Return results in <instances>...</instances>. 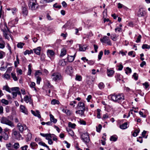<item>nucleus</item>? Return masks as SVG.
<instances>
[{
  "label": "nucleus",
  "instance_id": "nucleus-1",
  "mask_svg": "<svg viewBox=\"0 0 150 150\" xmlns=\"http://www.w3.org/2000/svg\"><path fill=\"white\" fill-rule=\"evenodd\" d=\"M108 97L111 100L116 103H120L125 99L123 93L112 94Z\"/></svg>",
  "mask_w": 150,
  "mask_h": 150
},
{
  "label": "nucleus",
  "instance_id": "nucleus-2",
  "mask_svg": "<svg viewBox=\"0 0 150 150\" xmlns=\"http://www.w3.org/2000/svg\"><path fill=\"white\" fill-rule=\"evenodd\" d=\"M2 123L7 125L11 127H13L15 125L13 122L6 117H2L1 120Z\"/></svg>",
  "mask_w": 150,
  "mask_h": 150
},
{
  "label": "nucleus",
  "instance_id": "nucleus-3",
  "mask_svg": "<svg viewBox=\"0 0 150 150\" xmlns=\"http://www.w3.org/2000/svg\"><path fill=\"white\" fill-rule=\"evenodd\" d=\"M12 135L15 139L18 140H19L23 139L20 132L14 129L12 130Z\"/></svg>",
  "mask_w": 150,
  "mask_h": 150
},
{
  "label": "nucleus",
  "instance_id": "nucleus-4",
  "mask_svg": "<svg viewBox=\"0 0 150 150\" xmlns=\"http://www.w3.org/2000/svg\"><path fill=\"white\" fill-rule=\"evenodd\" d=\"M52 80L58 82L62 79V76L58 72L53 73L51 75Z\"/></svg>",
  "mask_w": 150,
  "mask_h": 150
},
{
  "label": "nucleus",
  "instance_id": "nucleus-5",
  "mask_svg": "<svg viewBox=\"0 0 150 150\" xmlns=\"http://www.w3.org/2000/svg\"><path fill=\"white\" fill-rule=\"evenodd\" d=\"M81 139L86 144L90 141V139L87 132L82 133L81 134Z\"/></svg>",
  "mask_w": 150,
  "mask_h": 150
},
{
  "label": "nucleus",
  "instance_id": "nucleus-6",
  "mask_svg": "<svg viewBox=\"0 0 150 150\" xmlns=\"http://www.w3.org/2000/svg\"><path fill=\"white\" fill-rule=\"evenodd\" d=\"M35 0H30L29 6V8L33 10H36L38 8V5L36 3Z\"/></svg>",
  "mask_w": 150,
  "mask_h": 150
},
{
  "label": "nucleus",
  "instance_id": "nucleus-7",
  "mask_svg": "<svg viewBox=\"0 0 150 150\" xmlns=\"http://www.w3.org/2000/svg\"><path fill=\"white\" fill-rule=\"evenodd\" d=\"M146 12L145 9L142 8H140L137 13V15L139 17L145 16Z\"/></svg>",
  "mask_w": 150,
  "mask_h": 150
},
{
  "label": "nucleus",
  "instance_id": "nucleus-8",
  "mask_svg": "<svg viewBox=\"0 0 150 150\" xmlns=\"http://www.w3.org/2000/svg\"><path fill=\"white\" fill-rule=\"evenodd\" d=\"M100 41L102 42L106 43L108 45H112L109 38L106 36H105L103 38L100 39Z\"/></svg>",
  "mask_w": 150,
  "mask_h": 150
},
{
  "label": "nucleus",
  "instance_id": "nucleus-9",
  "mask_svg": "<svg viewBox=\"0 0 150 150\" xmlns=\"http://www.w3.org/2000/svg\"><path fill=\"white\" fill-rule=\"evenodd\" d=\"M17 127L19 131L21 133L23 132L24 130H25L27 128L25 125H23L20 123H19L18 124Z\"/></svg>",
  "mask_w": 150,
  "mask_h": 150
},
{
  "label": "nucleus",
  "instance_id": "nucleus-10",
  "mask_svg": "<svg viewBox=\"0 0 150 150\" xmlns=\"http://www.w3.org/2000/svg\"><path fill=\"white\" fill-rule=\"evenodd\" d=\"M20 110L21 112L26 115L28 114V112L27 109L24 105H20Z\"/></svg>",
  "mask_w": 150,
  "mask_h": 150
},
{
  "label": "nucleus",
  "instance_id": "nucleus-11",
  "mask_svg": "<svg viewBox=\"0 0 150 150\" xmlns=\"http://www.w3.org/2000/svg\"><path fill=\"white\" fill-rule=\"evenodd\" d=\"M66 73L70 75L73 73V68L71 66H68L65 70Z\"/></svg>",
  "mask_w": 150,
  "mask_h": 150
},
{
  "label": "nucleus",
  "instance_id": "nucleus-12",
  "mask_svg": "<svg viewBox=\"0 0 150 150\" xmlns=\"http://www.w3.org/2000/svg\"><path fill=\"white\" fill-rule=\"evenodd\" d=\"M77 108L80 110H85V106L84 103L81 102H79L77 106Z\"/></svg>",
  "mask_w": 150,
  "mask_h": 150
},
{
  "label": "nucleus",
  "instance_id": "nucleus-13",
  "mask_svg": "<svg viewBox=\"0 0 150 150\" xmlns=\"http://www.w3.org/2000/svg\"><path fill=\"white\" fill-rule=\"evenodd\" d=\"M24 101L27 103L29 102L30 104H31L32 106H33V103L32 101H30V98H29L28 96H25L24 98Z\"/></svg>",
  "mask_w": 150,
  "mask_h": 150
},
{
  "label": "nucleus",
  "instance_id": "nucleus-14",
  "mask_svg": "<svg viewBox=\"0 0 150 150\" xmlns=\"http://www.w3.org/2000/svg\"><path fill=\"white\" fill-rule=\"evenodd\" d=\"M76 52H75L74 55L69 56L68 55L67 57V60L69 62H72L74 60V58L76 57Z\"/></svg>",
  "mask_w": 150,
  "mask_h": 150
},
{
  "label": "nucleus",
  "instance_id": "nucleus-15",
  "mask_svg": "<svg viewBox=\"0 0 150 150\" xmlns=\"http://www.w3.org/2000/svg\"><path fill=\"white\" fill-rule=\"evenodd\" d=\"M27 132H28V134L27 135L26 137V140L27 142H28L30 141L32 138V134L30 132V131L29 129L27 130Z\"/></svg>",
  "mask_w": 150,
  "mask_h": 150
},
{
  "label": "nucleus",
  "instance_id": "nucleus-16",
  "mask_svg": "<svg viewBox=\"0 0 150 150\" xmlns=\"http://www.w3.org/2000/svg\"><path fill=\"white\" fill-rule=\"evenodd\" d=\"M6 147L8 150H15L11 143H9L8 144H6Z\"/></svg>",
  "mask_w": 150,
  "mask_h": 150
},
{
  "label": "nucleus",
  "instance_id": "nucleus-17",
  "mask_svg": "<svg viewBox=\"0 0 150 150\" xmlns=\"http://www.w3.org/2000/svg\"><path fill=\"white\" fill-rule=\"evenodd\" d=\"M1 135L3 139L5 140H8L9 139V136L8 134L5 132H3L1 133Z\"/></svg>",
  "mask_w": 150,
  "mask_h": 150
},
{
  "label": "nucleus",
  "instance_id": "nucleus-18",
  "mask_svg": "<svg viewBox=\"0 0 150 150\" xmlns=\"http://www.w3.org/2000/svg\"><path fill=\"white\" fill-rule=\"evenodd\" d=\"M22 12L24 16H26L28 13V11L27 9V6H25L24 7H23Z\"/></svg>",
  "mask_w": 150,
  "mask_h": 150
},
{
  "label": "nucleus",
  "instance_id": "nucleus-19",
  "mask_svg": "<svg viewBox=\"0 0 150 150\" xmlns=\"http://www.w3.org/2000/svg\"><path fill=\"white\" fill-rule=\"evenodd\" d=\"M107 75L108 76L111 77L113 75L114 71L110 69H108L107 70Z\"/></svg>",
  "mask_w": 150,
  "mask_h": 150
},
{
  "label": "nucleus",
  "instance_id": "nucleus-20",
  "mask_svg": "<svg viewBox=\"0 0 150 150\" xmlns=\"http://www.w3.org/2000/svg\"><path fill=\"white\" fill-rule=\"evenodd\" d=\"M85 110H79L76 111V113L77 114H79L80 115L82 116H84V111Z\"/></svg>",
  "mask_w": 150,
  "mask_h": 150
},
{
  "label": "nucleus",
  "instance_id": "nucleus-21",
  "mask_svg": "<svg viewBox=\"0 0 150 150\" xmlns=\"http://www.w3.org/2000/svg\"><path fill=\"white\" fill-rule=\"evenodd\" d=\"M36 112H37L38 113V115H36V112H35V111H33V110H31V112L35 116L37 117H38L39 118H41V116L40 114V112L38 110H36Z\"/></svg>",
  "mask_w": 150,
  "mask_h": 150
},
{
  "label": "nucleus",
  "instance_id": "nucleus-22",
  "mask_svg": "<svg viewBox=\"0 0 150 150\" xmlns=\"http://www.w3.org/2000/svg\"><path fill=\"white\" fill-rule=\"evenodd\" d=\"M79 50L80 51H84L86 50L87 47L85 45L82 46L81 45L79 44Z\"/></svg>",
  "mask_w": 150,
  "mask_h": 150
},
{
  "label": "nucleus",
  "instance_id": "nucleus-23",
  "mask_svg": "<svg viewBox=\"0 0 150 150\" xmlns=\"http://www.w3.org/2000/svg\"><path fill=\"white\" fill-rule=\"evenodd\" d=\"M67 62L64 59H62L59 61V64L60 66H64L66 65Z\"/></svg>",
  "mask_w": 150,
  "mask_h": 150
},
{
  "label": "nucleus",
  "instance_id": "nucleus-24",
  "mask_svg": "<svg viewBox=\"0 0 150 150\" xmlns=\"http://www.w3.org/2000/svg\"><path fill=\"white\" fill-rule=\"evenodd\" d=\"M127 122H126L122 125H120V127L122 129H127Z\"/></svg>",
  "mask_w": 150,
  "mask_h": 150
},
{
  "label": "nucleus",
  "instance_id": "nucleus-25",
  "mask_svg": "<svg viewBox=\"0 0 150 150\" xmlns=\"http://www.w3.org/2000/svg\"><path fill=\"white\" fill-rule=\"evenodd\" d=\"M50 120L52 122H53L54 123H55L57 122V120L56 119L54 118V116L52 114L50 115Z\"/></svg>",
  "mask_w": 150,
  "mask_h": 150
},
{
  "label": "nucleus",
  "instance_id": "nucleus-26",
  "mask_svg": "<svg viewBox=\"0 0 150 150\" xmlns=\"http://www.w3.org/2000/svg\"><path fill=\"white\" fill-rule=\"evenodd\" d=\"M34 52L37 55H39L40 54V47H38L36 49L33 50Z\"/></svg>",
  "mask_w": 150,
  "mask_h": 150
},
{
  "label": "nucleus",
  "instance_id": "nucleus-27",
  "mask_svg": "<svg viewBox=\"0 0 150 150\" xmlns=\"http://www.w3.org/2000/svg\"><path fill=\"white\" fill-rule=\"evenodd\" d=\"M66 50L65 48H62L61 51L60 56L62 57L64 56L66 54Z\"/></svg>",
  "mask_w": 150,
  "mask_h": 150
},
{
  "label": "nucleus",
  "instance_id": "nucleus-28",
  "mask_svg": "<svg viewBox=\"0 0 150 150\" xmlns=\"http://www.w3.org/2000/svg\"><path fill=\"white\" fill-rule=\"evenodd\" d=\"M62 111L63 112L65 113L68 115H71V111L69 110L63 109Z\"/></svg>",
  "mask_w": 150,
  "mask_h": 150
},
{
  "label": "nucleus",
  "instance_id": "nucleus-29",
  "mask_svg": "<svg viewBox=\"0 0 150 150\" xmlns=\"http://www.w3.org/2000/svg\"><path fill=\"white\" fill-rule=\"evenodd\" d=\"M35 83L33 82H31L29 84V86L31 88H33L34 89V90L36 91L37 89L35 87Z\"/></svg>",
  "mask_w": 150,
  "mask_h": 150
},
{
  "label": "nucleus",
  "instance_id": "nucleus-30",
  "mask_svg": "<svg viewBox=\"0 0 150 150\" xmlns=\"http://www.w3.org/2000/svg\"><path fill=\"white\" fill-rule=\"evenodd\" d=\"M45 85L49 88H53V86L52 85L49 81L46 80Z\"/></svg>",
  "mask_w": 150,
  "mask_h": 150
},
{
  "label": "nucleus",
  "instance_id": "nucleus-31",
  "mask_svg": "<svg viewBox=\"0 0 150 150\" xmlns=\"http://www.w3.org/2000/svg\"><path fill=\"white\" fill-rule=\"evenodd\" d=\"M117 139V137L116 135H112L111 136L110 138V140L111 141L115 142L116 141Z\"/></svg>",
  "mask_w": 150,
  "mask_h": 150
},
{
  "label": "nucleus",
  "instance_id": "nucleus-32",
  "mask_svg": "<svg viewBox=\"0 0 150 150\" xmlns=\"http://www.w3.org/2000/svg\"><path fill=\"white\" fill-rule=\"evenodd\" d=\"M98 87L100 89H102L105 87V85L103 82H100L98 85Z\"/></svg>",
  "mask_w": 150,
  "mask_h": 150
},
{
  "label": "nucleus",
  "instance_id": "nucleus-33",
  "mask_svg": "<svg viewBox=\"0 0 150 150\" xmlns=\"http://www.w3.org/2000/svg\"><path fill=\"white\" fill-rule=\"evenodd\" d=\"M5 46V43L4 41H3L0 42V49H4Z\"/></svg>",
  "mask_w": 150,
  "mask_h": 150
},
{
  "label": "nucleus",
  "instance_id": "nucleus-34",
  "mask_svg": "<svg viewBox=\"0 0 150 150\" xmlns=\"http://www.w3.org/2000/svg\"><path fill=\"white\" fill-rule=\"evenodd\" d=\"M140 132V129H136L135 130L134 132L132 134V135L133 137H136L138 134V133H139Z\"/></svg>",
  "mask_w": 150,
  "mask_h": 150
},
{
  "label": "nucleus",
  "instance_id": "nucleus-35",
  "mask_svg": "<svg viewBox=\"0 0 150 150\" xmlns=\"http://www.w3.org/2000/svg\"><path fill=\"white\" fill-rule=\"evenodd\" d=\"M13 146L15 150L18 149L20 147L19 144L18 143H15Z\"/></svg>",
  "mask_w": 150,
  "mask_h": 150
},
{
  "label": "nucleus",
  "instance_id": "nucleus-36",
  "mask_svg": "<svg viewBox=\"0 0 150 150\" xmlns=\"http://www.w3.org/2000/svg\"><path fill=\"white\" fill-rule=\"evenodd\" d=\"M19 60L18 57V55L16 56V61L14 62L15 66L16 67L18 65L19 63Z\"/></svg>",
  "mask_w": 150,
  "mask_h": 150
},
{
  "label": "nucleus",
  "instance_id": "nucleus-37",
  "mask_svg": "<svg viewBox=\"0 0 150 150\" xmlns=\"http://www.w3.org/2000/svg\"><path fill=\"white\" fill-rule=\"evenodd\" d=\"M47 54L50 56H52L54 54V52L52 50H48L47 52Z\"/></svg>",
  "mask_w": 150,
  "mask_h": 150
},
{
  "label": "nucleus",
  "instance_id": "nucleus-38",
  "mask_svg": "<svg viewBox=\"0 0 150 150\" xmlns=\"http://www.w3.org/2000/svg\"><path fill=\"white\" fill-rule=\"evenodd\" d=\"M40 145L42 146H45L47 148L48 150H51L49 148V146L47 145L45 143L43 142H40L38 143Z\"/></svg>",
  "mask_w": 150,
  "mask_h": 150
},
{
  "label": "nucleus",
  "instance_id": "nucleus-39",
  "mask_svg": "<svg viewBox=\"0 0 150 150\" xmlns=\"http://www.w3.org/2000/svg\"><path fill=\"white\" fill-rule=\"evenodd\" d=\"M115 78L117 81H120L122 78V76L120 74H117L115 76Z\"/></svg>",
  "mask_w": 150,
  "mask_h": 150
},
{
  "label": "nucleus",
  "instance_id": "nucleus-40",
  "mask_svg": "<svg viewBox=\"0 0 150 150\" xmlns=\"http://www.w3.org/2000/svg\"><path fill=\"white\" fill-rule=\"evenodd\" d=\"M142 47L143 49H149L150 48V46L146 44H144L142 45Z\"/></svg>",
  "mask_w": 150,
  "mask_h": 150
},
{
  "label": "nucleus",
  "instance_id": "nucleus-41",
  "mask_svg": "<svg viewBox=\"0 0 150 150\" xmlns=\"http://www.w3.org/2000/svg\"><path fill=\"white\" fill-rule=\"evenodd\" d=\"M3 89L4 90H5L6 91L10 93L11 92V91L10 90V88L8 86H7L6 85L5 86H4L3 87Z\"/></svg>",
  "mask_w": 150,
  "mask_h": 150
},
{
  "label": "nucleus",
  "instance_id": "nucleus-42",
  "mask_svg": "<svg viewBox=\"0 0 150 150\" xmlns=\"http://www.w3.org/2000/svg\"><path fill=\"white\" fill-rule=\"evenodd\" d=\"M125 71L126 73L127 74H130L132 72L131 69L129 67H127Z\"/></svg>",
  "mask_w": 150,
  "mask_h": 150
},
{
  "label": "nucleus",
  "instance_id": "nucleus-43",
  "mask_svg": "<svg viewBox=\"0 0 150 150\" xmlns=\"http://www.w3.org/2000/svg\"><path fill=\"white\" fill-rule=\"evenodd\" d=\"M68 126L69 127L72 128H74L76 126V125L74 123H72L69 122L68 123Z\"/></svg>",
  "mask_w": 150,
  "mask_h": 150
},
{
  "label": "nucleus",
  "instance_id": "nucleus-44",
  "mask_svg": "<svg viewBox=\"0 0 150 150\" xmlns=\"http://www.w3.org/2000/svg\"><path fill=\"white\" fill-rule=\"evenodd\" d=\"M33 53L32 50H27L24 52V55H26L27 54H30Z\"/></svg>",
  "mask_w": 150,
  "mask_h": 150
},
{
  "label": "nucleus",
  "instance_id": "nucleus-45",
  "mask_svg": "<svg viewBox=\"0 0 150 150\" xmlns=\"http://www.w3.org/2000/svg\"><path fill=\"white\" fill-rule=\"evenodd\" d=\"M11 75L12 78L15 81H17L18 80V79L16 76V74L14 73H12Z\"/></svg>",
  "mask_w": 150,
  "mask_h": 150
},
{
  "label": "nucleus",
  "instance_id": "nucleus-46",
  "mask_svg": "<svg viewBox=\"0 0 150 150\" xmlns=\"http://www.w3.org/2000/svg\"><path fill=\"white\" fill-rule=\"evenodd\" d=\"M19 90V88L18 87H13L11 88V90L13 92H17Z\"/></svg>",
  "mask_w": 150,
  "mask_h": 150
},
{
  "label": "nucleus",
  "instance_id": "nucleus-47",
  "mask_svg": "<svg viewBox=\"0 0 150 150\" xmlns=\"http://www.w3.org/2000/svg\"><path fill=\"white\" fill-rule=\"evenodd\" d=\"M51 103L52 105H55L56 104H59V102L57 100L55 99H53L51 101Z\"/></svg>",
  "mask_w": 150,
  "mask_h": 150
},
{
  "label": "nucleus",
  "instance_id": "nucleus-48",
  "mask_svg": "<svg viewBox=\"0 0 150 150\" xmlns=\"http://www.w3.org/2000/svg\"><path fill=\"white\" fill-rule=\"evenodd\" d=\"M31 66L30 64H29L28 66V75H30L31 73Z\"/></svg>",
  "mask_w": 150,
  "mask_h": 150
},
{
  "label": "nucleus",
  "instance_id": "nucleus-49",
  "mask_svg": "<svg viewBox=\"0 0 150 150\" xmlns=\"http://www.w3.org/2000/svg\"><path fill=\"white\" fill-rule=\"evenodd\" d=\"M25 44L23 43L20 42L17 45V47H18L20 48H22L23 46Z\"/></svg>",
  "mask_w": 150,
  "mask_h": 150
},
{
  "label": "nucleus",
  "instance_id": "nucleus-50",
  "mask_svg": "<svg viewBox=\"0 0 150 150\" xmlns=\"http://www.w3.org/2000/svg\"><path fill=\"white\" fill-rule=\"evenodd\" d=\"M4 29H3L2 30L3 32L4 33V31H5V30H6V33H7L8 32H10L9 29L7 27L6 25V24H4Z\"/></svg>",
  "mask_w": 150,
  "mask_h": 150
},
{
  "label": "nucleus",
  "instance_id": "nucleus-51",
  "mask_svg": "<svg viewBox=\"0 0 150 150\" xmlns=\"http://www.w3.org/2000/svg\"><path fill=\"white\" fill-rule=\"evenodd\" d=\"M42 74V73L40 70L36 71L35 74V77L39 76L38 75H40Z\"/></svg>",
  "mask_w": 150,
  "mask_h": 150
},
{
  "label": "nucleus",
  "instance_id": "nucleus-52",
  "mask_svg": "<svg viewBox=\"0 0 150 150\" xmlns=\"http://www.w3.org/2000/svg\"><path fill=\"white\" fill-rule=\"evenodd\" d=\"M6 30L4 31V35L5 38L7 40H9L10 39L7 33H6Z\"/></svg>",
  "mask_w": 150,
  "mask_h": 150
},
{
  "label": "nucleus",
  "instance_id": "nucleus-53",
  "mask_svg": "<svg viewBox=\"0 0 150 150\" xmlns=\"http://www.w3.org/2000/svg\"><path fill=\"white\" fill-rule=\"evenodd\" d=\"M1 102L5 104L6 105L8 104L9 103L8 101L4 99H2L1 100Z\"/></svg>",
  "mask_w": 150,
  "mask_h": 150
},
{
  "label": "nucleus",
  "instance_id": "nucleus-54",
  "mask_svg": "<svg viewBox=\"0 0 150 150\" xmlns=\"http://www.w3.org/2000/svg\"><path fill=\"white\" fill-rule=\"evenodd\" d=\"M102 125L100 124H99L98 127H96L97 131L98 132H100L102 128Z\"/></svg>",
  "mask_w": 150,
  "mask_h": 150
},
{
  "label": "nucleus",
  "instance_id": "nucleus-55",
  "mask_svg": "<svg viewBox=\"0 0 150 150\" xmlns=\"http://www.w3.org/2000/svg\"><path fill=\"white\" fill-rule=\"evenodd\" d=\"M37 146V144L35 142H32L30 144V146L33 149H34V147Z\"/></svg>",
  "mask_w": 150,
  "mask_h": 150
},
{
  "label": "nucleus",
  "instance_id": "nucleus-56",
  "mask_svg": "<svg viewBox=\"0 0 150 150\" xmlns=\"http://www.w3.org/2000/svg\"><path fill=\"white\" fill-rule=\"evenodd\" d=\"M101 110L100 109H97V117L98 118H100V112Z\"/></svg>",
  "mask_w": 150,
  "mask_h": 150
},
{
  "label": "nucleus",
  "instance_id": "nucleus-57",
  "mask_svg": "<svg viewBox=\"0 0 150 150\" xmlns=\"http://www.w3.org/2000/svg\"><path fill=\"white\" fill-rule=\"evenodd\" d=\"M51 138H52L53 140L54 141H56L57 140V137L53 134H51Z\"/></svg>",
  "mask_w": 150,
  "mask_h": 150
},
{
  "label": "nucleus",
  "instance_id": "nucleus-58",
  "mask_svg": "<svg viewBox=\"0 0 150 150\" xmlns=\"http://www.w3.org/2000/svg\"><path fill=\"white\" fill-rule=\"evenodd\" d=\"M4 77L6 79H9L10 78V76L8 74L5 73L4 74Z\"/></svg>",
  "mask_w": 150,
  "mask_h": 150
},
{
  "label": "nucleus",
  "instance_id": "nucleus-59",
  "mask_svg": "<svg viewBox=\"0 0 150 150\" xmlns=\"http://www.w3.org/2000/svg\"><path fill=\"white\" fill-rule=\"evenodd\" d=\"M36 78L37 80V83L38 84H39L40 83V82L41 80V78L39 76L36 77Z\"/></svg>",
  "mask_w": 150,
  "mask_h": 150
},
{
  "label": "nucleus",
  "instance_id": "nucleus-60",
  "mask_svg": "<svg viewBox=\"0 0 150 150\" xmlns=\"http://www.w3.org/2000/svg\"><path fill=\"white\" fill-rule=\"evenodd\" d=\"M82 79V78L81 76L76 75V80L79 81H81Z\"/></svg>",
  "mask_w": 150,
  "mask_h": 150
},
{
  "label": "nucleus",
  "instance_id": "nucleus-61",
  "mask_svg": "<svg viewBox=\"0 0 150 150\" xmlns=\"http://www.w3.org/2000/svg\"><path fill=\"white\" fill-rule=\"evenodd\" d=\"M103 52L102 51H101L99 54L98 55V60H100L102 57L103 55Z\"/></svg>",
  "mask_w": 150,
  "mask_h": 150
},
{
  "label": "nucleus",
  "instance_id": "nucleus-62",
  "mask_svg": "<svg viewBox=\"0 0 150 150\" xmlns=\"http://www.w3.org/2000/svg\"><path fill=\"white\" fill-rule=\"evenodd\" d=\"M141 38V35H139L137 38V40L136 41V42L137 43H138L140 42Z\"/></svg>",
  "mask_w": 150,
  "mask_h": 150
},
{
  "label": "nucleus",
  "instance_id": "nucleus-63",
  "mask_svg": "<svg viewBox=\"0 0 150 150\" xmlns=\"http://www.w3.org/2000/svg\"><path fill=\"white\" fill-rule=\"evenodd\" d=\"M79 123L81 125H86V122L85 121L83 120H80L79 121Z\"/></svg>",
  "mask_w": 150,
  "mask_h": 150
},
{
  "label": "nucleus",
  "instance_id": "nucleus-64",
  "mask_svg": "<svg viewBox=\"0 0 150 150\" xmlns=\"http://www.w3.org/2000/svg\"><path fill=\"white\" fill-rule=\"evenodd\" d=\"M46 139L48 140L50 139H51V134H47L46 137Z\"/></svg>",
  "mask_w": 150,
  "mask_h": 150
}]
</instances>
